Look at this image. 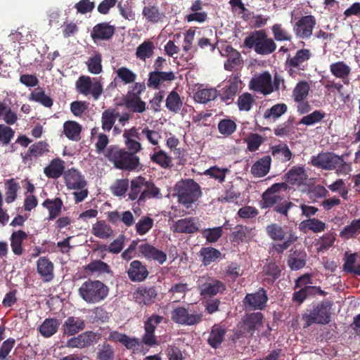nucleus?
I'll return each instance as SVG.
<instances>
[{
    "label": "nucleus",
    "mask_w": 360,
    "mask_h": 360,
    "mask_svg": "<svg viewBox=\"0 0 360 360\" xmlns=\"http://www.w3.org/2000/svg\"><path fill=\"white\" fill-rule=\"evenodd\" d=\"M37 272L43 282L49 283L54 278V264L47 256L40 257L37 262Z\"/></svg>",
    "instance_id": "nucleus-24"
},
{
    "label": "nucleus",
    "mask_w": 360,
    "mask_h": 360,
    "mask_svg": "<svg viewBox=\"0 0 360 360\" xmlns=\"http://www.w3.org/2000/svg\"><path fill=\"white\" fill-rule=\"evenodd\" d=\"M65 183L68 188L79 190L84 188L87 182L84 176L75 168L68 169L63 176Z\"/></svg>",
    "instance_id": "nucleus-25"
},
{
    "label": "nucleus",
    "mask_w": 360,
    "mask_h": 360,
    "mask_svg": "<svg viewBox=\"0 0 360 360\" xmlns=\"http://www.w3.org/2000/svg\"><path fill=\"white\" fill-rule=\"evenodd\" d=\"M115 33V27L107 22L98 23L93 27L91 36L96 40H108Z\"/></svg>",
    "instance_id": "nucleus-32"
},
{
    "label": "nucleus",
    "mask_w": 360,
    "mask_h": 360,
    "mask_svg": "<svg viewBox=\"0 0 360 360\" xmlns=\"http://www.w3.org/2000/svg\"><path fill=\"white\" fill-rule=\"evenodd\" d=\"M326 227V223L317 218L303 220L299 225L300 230L304 233L309 231L316 233H321L324 231Z\"/></svg>",
    "instance_id": "nucleus-38"
},
{
    "label": "nucleus",
    "mask_w": 360,
    "mask_h": 360,
    "mask_svg": "<svg viewBox=\"0 0 360 360\" xmlns=\"http://www.w3.org/2000/svg\"><path fill=\"white\" fill-rule=\"evenodd\" d=\"M86 327L84 320L81 317L68 316L63 323L61 330L64 336H74Z\"/></svg>",
    "instance_id": "nucleus-23"
},
{
    "label": "nucleus",
    "mask_w": 360,
    "mask_h": 360,
    "mask_svg": "<svg viewBox=\"0 0 360 360\" xmlns=\"http://www.w3.org/2000/svg\"><path fill=\"white\" fill-rule=\"evenodd\" d=\"M316 24V20L314 15L302 16L295 23L293 32L297 38L308 39L311 37Z\"/></svg>",
    "instance_id": "nucleus-14"
},
{
    "label": "nucleus",
    "mask_w": 360,
    "mask_h": 360,
    "mask_svg": "<svg viewBox=\"0 0 360 360\" xmlns=\"http://www.w3.org/2000/svg\"><path fill=\"white\" fill-rule=\"evenodd\" d=\"M77 91L84 95L91 94L94 100H97L103 93V86L96 79L89 76H80L76 82Z\"/></svg>",
    "instance_id": "nucleus-10"
},
{
    "label": "nucleus",
    "mask_w": 360,
    "mask_h": 360,
    "mask_svg": "<svg viewBox=\"0 0 360 360\" xmlns=\"http://www.w3.org/2000/svg\"><path fill=\"white\" fill-rule=\"evenodd\" d=\"M150 158L152 162L160 166L163 169L170 168L172 165V157L162 150L153 153L150 155Z\"/></svg>",
    "instance_id": "nucleus-52"
},
{
    "label": "nucleus",
    "mask_w": 360,
    "mask_h": 360,
    "mask_svg": "<svg viewBox=\"0 0 360 360\" xmlns=\"http://www.w3.org/2000/svg\"><path fill=\"white\" fill-rule=\"evenodd\" d=\"M264 316L261 312L247 314L242 320V328L245 333L252 335L262 325Z\"/></svg>",
    "instance_id": "nucleus-28"
},
{
    "label": "nucleus",
    "mask_w": 360,
    "mask_h": 360,
    "mask_svg": "<svg viewBox=\"0 0 360 360\" xmlns=\"http://www.w3.org/2000/svg\"><path fill=\"white\" fill-rule=\"evenodd\" d=\"M307 176L306 170L303 167L295 166L286 172L284 178L286 184L292 186H301L307 181Z\"/></svg>",
    "instance_id": "nucleus-30"
},
{
    "label": "nucleus",
    "mask_w": 360,
    "mask_h": 360,
    "mask_svg": "<svg viewBox=\"0 0 360 360\" xmlns=\"http://www.w3.org/2000/svg\"><path fill=\"white\" fill-rule=\"evenodd\" d=\"M175 191L179 202L186 208L197 201L202 195L200 185L192 179L178 182L175 186Z\"/></svg>",
    "instance_id": "nucleus-8"
},
{
    "label": "nucleus",
    "mask_w": 360,
    "mask_h": 360,
    "mask_svg": "<svg viewBox=\"0 0 360 360\" xmlns=\"http://www.w3.org/2000/svg\"><path fill=\"white\" fill-rule=\"evenodd\" d=\"M307 254L302 250H295L288 258V265L292 271L302 269L306 265Z\"/></svg>",
    "instance_id": "nucleus-42"
},
{
    "label": "nucleus",
    "mask_w": 360,
    "mask_h": 360,
    "mask_svg": "<svg viewBox=\"0 0 360 360\" xmlns=\"http://www.w3.org/2000/svg\"><path fill=\"white\" fill-rule=\"evenodd\" d=\"M360 230V219H354L351 223L345 226L340 233V236L344 239L354 238L358 231Z\"/></svg>",
    "instance_id": "nucleus-63"
},
{
    "label": "nucleus",
    "mask_w": 360,
    "mask_h": 360,
    "mask_svg": "<svg viewBox=\"0 0 360 360\" xmlns=\"http://www.w3.org/2000/svg\"><path fill=\"white\" fill-rule=\"evenodd\" d=\"M143 18L147 22L156 24L162 22L165 15L156 1L145 0L142 9Z\"/></svg>",
    "instance_id": "nucleus-18"
},
{
    "label": "nucleus",
    "mask_w": 360,
    "mask_h": 360,
    "mask_svg": "<svg viewBox=\"0 0 360 360\" xmlns=\"http://www.w3.org/2000/svg\"><path fill=\"white\" fill-rule=\"evenodd\" d=\"M345 262L342 265L343 271L346 274L360 276V264L355 265L357 259V254H349L348 252H345Z\"/></svg>",
    "instance_id": "nucleus-43"
},
{
    "label": "nucleus",
    "mask_w": 360,
    "mask_h": 360,
    "mask_svg": "<svg viewBox=\"0 0 360 360\" xmlns=\"http://www.w3.org/2000/svg\"><path fill=\"white\" fill-rule=\"evenodd\" d=\"M351 68L343 61H338L330 64V71L333 76L341 79L345 85L349 84V76L351 73Z\"/></svg>",
    "instance_id": "nucleus-33"
},
{
    "label": "nucleus",
    "mask_w": 360,
    "mask_h": 360,
    "mask_svg": "<svg viewBox=\"0 0 360 360\" xmlns=\"http://www.w3.org/2000/svg\"><path fill=\"white\" fill-rule=\"evenodd\" d=\"M226 333V330L224 327L217 324L214 325L207 339L208 344L214 349L219 347Z\"/></svg>",
    "instance_id": "nucleus-39"
},
{
    "label": "nucleus",
    "mask_w": 360,
    "mask_h": 360,
    "mask_svg": "<svg viewBox=\"0 0 360 360\" xmlns=\"http://www.w3.org/2000/svg\"><path fill=\"white\" fill-rule=\"evenodd\" d=\"M105 157L112 162L116 168L131 171L139 165V158L117 146H110L105 151Z\"/></svg>",
    "instance_id": "nucleus-3"
},
{
    "label": "nucleus",
    "mask_w": 360,
    "mask_h": 360,
    "mask_svg": "<svg viewBox=\"0 0 360 360\" xmlns=\"http://www.w3.org/2000/svg\"><path fill=\"white\" fill-rule=\"evenodd\" d=\"M92 233L97 238L108 239L113 236V230L105 221L101 220L93 225Z\"/></svg>",
    "instance_id": "nucleus-46"
},
{
    "label": "nucleus",
    "mask_w": 360,
    "mask_h": 360,
    "mask_svg": "<svg viewBox=\"0 0 360 360\" xmlns=\"http://www.w3.org/2000/svg\"><path fill=\"white\" fill-rule=\"evenodd\" d=\"M295 205L290 201L283 199L280 194H275L265 191L262 195L260 207L262 209L274 208V211L278 214L288 218V212Z\"/></svg>",
    "instance_id": "nucleus-9"
},
{
    "label": "nucleus",
    "mask_w": 360,
    "mask_h": 360,
    "mask_svg": "<svg viewBox=\"0 0 360 360\" xmlns=\"http://www.w3.org/2000/svg\"><path fill=\"white\" fill-rule=\"evenodd\" d=\"M244 46L254 49L260 55H269L276 49L274 41L268 37L265 30H259L252 32L244 40Z\"/></svg>",
    "instance_id": "nucleus-6"
},
{
    "label": "nucleus",
    "mask_w": 360,
    "mask_h": 360,
    "mask_svg": "<svg viewBox=\"0 0 360 360\" xmlns=\"http://www.w3.org/2000/svg\"><path fill=\"white\" fill-rule=\"evenodd\" d=\"M200 295L204 297H212L218 293H223L226 286L223 282L212 277L203 276L198 285Z\"/></svg>",
    "instance_id": "nucleus-11"
},
{
    "label": "nucleus",
    "mask_w": 360,
    "mask_h": 360,
    "mask_svg": "<svg viewBox=\"0 0 360 360\" xmlns=\"http://www.w3.org/2000/svg\"><path fill=\"white\" fill-rule=\"evenodd\" d=\"M262 283L265 285H273L281 275V268L275 262H267L262 269Z\"/></svg>",
    "instance_id": "nucleus-27"
},
{
    "label": "nucleus",
    "mask_w": 360,
    "mask_h": 360,
    "mask_svg": "<svg viewBox=\"0 0 360 360\" xmlns=\"http://www.w3.org/2000/svg\"><path fill=\"white\" fill-rule=\"evenodd\" d=\"M268 295L264 288H259L254 293H248L243 300V305L252 310H262L268 302Z\"/></svg>",
    "instance_id": "nucleus-16"
},
{
    "label": "nucleus",
    "mask_w": 360,
    "mask_h": 360,
    "mask_svg": "<svg viewBox=\"0 0 360 360\" xmlns=\"http://www.w3.org/2000/svg\"><path fill=\"white\" fill-rule=\"evenodd\" d=\"M158 291L154 286L141 285L133 293L134 301L140 305L150 306L155 303Z\"/></svg>",
    "instance_id": "nucleus-19"
},
{
    "label": "nucleus",
    "mask_w": 360,
    "mask_h": 360,
    "mask_svg": "<svg viewBox=\"0 0 360 360\" xmlns=\"http://www.w3.org/2000/svg\"><path fill=\"white\" fill-rule=\"evenodd\" d=\"M176 78L172 71H153L148 75L147 85L149 88L160 89L165 82H170Z\"/></svg>",
    "instance_id": "nucleus-26"
},
{
    "label": "nucleus",
    "mask_w": 360,
    "mask_h": 360,
    "mask_svg": "<svg viewBox=\"0 0 360 360\" xmlns=\"http://www.w3.org/2000/svg\"><path fill=\"white\" fill-rule=\"evenodd\" d=\"M271 155L275 159L282 162H286L292 158V153L286 143L272 146Z\"/></svg>",
    "instance_id": "nucleus-45"
},
{
    "label": "nucleus",
    "mask_w": 360,
    "mask_h": 360,
    "mask_svg": "<svg viewBox=\"0 0 360 360\" xmlns=\"http://www.w3.org/2000/svg\"><path fill=\"white\" fill-rule=\"evenodd\" d=\"M99 338L100 335L93 331H86L68 339L65 343V347L68 348L83 349L96 342Z\"/></svg>",
    "instance_id": "nucleus-17"
},
{
    "label": "nucleus",
    "mask_w": 360,
    "mask_h": 360,
    "mask_svg": "<svg viewBox=\"0 0 360 360\" xmlns=\"http://www.w3.org/2000/svg\"><path fill=\"white\" fill-rule=\"evenodd\" d=\"M138 250L141 256L148 260H153L160 264H162L167 260V254L157 249L148 243H143L138 245Z\"/></svg>",
    "instance_id": "nucleus-22"
},
{
    "label": "nucleus",
    "mask_w": 360,
    "mask_h": 360,
    "mask_svg": "<svg viewBox=\"0 0 360 360\" xmlns=\"http://www.w3.org/2000/svg\"><path fill=\"white\" fill-rule=\"evenodd\" d=\"M221 255L220 251L212 247L202 248L200 250V256L202 257V262L205 266L216 262L221 257Z\"/></svg>",
    "instance_id": "nucleus-51"
},
{
    "label": "nucleus",
    "mask_w": 360,
    "mask_h": 360,
    "mask_svg": "<svg viewBox=\"0 0 360 360\" xmlns=\"http://www.w3.org/2000/svg\"><path fill=\"white\" fill-rule=\"evenodd\" d=\"M65 172V162L59 158L53 159L49 164L44 168V174L49 179H57L64 176Z\"/></svg>",
    "instance_id": "nucleus-29"
},
{
    "label": "nucleus",
    "mask_w": 360,
    "mask_h": 360,
    "mask_svg": "<svg viewBox=\"0 0 360 360\" xmlns=\"http://www.w3.org/2000/svg\"><path fill=\"white\" fill-rule=\"evenodd\" d=\"M118 116H120V113L115 108H108L104 110L101 117L102 129L104 131H110Z\"/></svg>",
    "instance_id": "nucleus-50"
},
{
    "label": "nucleus",
    "mask_w": 360,
    "mask_h": 360,
    "mask_svg": "<svg viewBox=\"0 0 360 360\" xmlns=\"http://www.w3.org/2000/svg\"><path fill=\"white\" fill-rule=\"evenodd\" d=\"M160 189L158 188L152 181L146 179L144 190L139 198V205L146 201V199L161 198Z\"/></svg>",
    "instance_id": "nucleus-47"
},
{
    "label": "nucleus",
    "mask_w": 360,
    "mask_h": 360,
    "mask_svg": "<svg viewBox=\"0 0 360 360\" xmlns=\"http://www.w3.org/2000/svg\"><path fill=\"white\" fill-rule=\"evenodd\" d=\"M19 188V183L16 182L14 179H10L6 181L5 201L6 203L10 204L15 200Z\"/></svg>",
    "instance_id": "nucleus-56"
},
{
    "label": "nucleus",
    "mask_w": 360,
    "mask_h": 360,
    "mask_svg": "<svg viewBox=\"0 0 360 360\" xmlns=\"http://www.w3.org/2000/svg\"><path fill=\"white\" fill-rule=\"evenodd\" d=\"M182 101L176 91L169 93L166 98V108L174 113H177L182 107Z\"/></svg>",
    "instance_id": "nucleus-59"
},
{
    "label": "nucleus",
    "mask_w": 360,
    "mask_h": 360,
    "mask_svg": "<svg viewBox=\"0 0 360 360\" xmlns=\"http://www.w3.org/2000/svg\"><path fill=\"white\" fill-rule=\"evenodd\" d=\"M96 354L97 360H114L115 352L110 344L104 342L99 345Z\"/></svg>",
    "instance_id": "nucleus-64"
},
{
    "label": "nucleus",
    "mask_w": 360,
    "mask_h": 360,
    "mask_svg": "<svg viewBox=\"0 0 360 360\" xmlns=\"http://www.w3.org/2000/svg\"><path fill=\"white\" fill-rule=\"evenodd\" d=\"M218 96V91L216 89H198L194 94V99L200 103H207L214 101Z\"/></svg>",
    "instance_id": "nucleus-54"
},
{
    "label": "nucleus",
    "mask_w": 360,
    "mask_h": 360,
    "mask_svg": "<svg viewBox=\"0 0 360 360\" xmlns=\"http://www.w3.org/2000/svg\"><path fill=\"white\" fill-rule=\"evenodd\" d=\"M116 77L114 79L115 83L117 79L120 80L124 84L134 83L136 79V75L126 67H120L115 70Z\"/></svg>",
    "instance_id": "nucleus-55"
},
{
    "label": "nucleus",
    "mask_w": 360,
    "mask_h": 360,
    "mask_svg": "<svg viewBox=\"0 0 360 360\" xmlns=\"http://www.w3.org/2000/svg\"><path fill=\"white\" fill-rule=\"evenodd\" d=\"M42 206L48 210L49 217L47 219L51 221L59 216L63 207V202L60 198H47L42 202Z\"/></svg>",
    "instance_id": "nucleus-40"
},
{
    "label": "nucleus",
    "mask_w": 360,
    "mask_h": 360,
    "mask_svg": "<svg viewBox=\"0 0 360 360\" xmlns=\"http://www.w3.org/2000/svg\"><path fill=\"white\" fill-rule=\"evenodd\" d=\"M224 51L227 57V60L224 63V69L226 70L232 71L236 66L242 63L243 60L240 52L231 46H226Z\"/></svg>",
    "instance_id": "nucleus-35"
},
{
    "label": "nucleus",
    "mask_w": 360,
    "mask_h": 360,
    "mask_svg": "<svg viewBox=\"0 0 360 360\" xmlns=\"http://www.w3.org/2000/svg\"><path fill=\"white\" fill-rule=\"evenodd\" d=\"M241 81L238 75H231L225 82L224 86L218 91L221 101L226 105L231 104L239 90Z\"/></svg>",
    "instance_id": "nucleus-13"
},
{
    "label": "nucleus",
    "mask_w": 360,
    "mask_h": 360,
    "mask_svg": "<svg viewBox=\"0 0 360 360\" xmlns=\"http://www.w3.org/2000/svg\"><path fill=\"white\" fill-rule=\"evenodd\" d=\"M146 178L139 176L130 181L129 193L128 194L129 199L131 200H137L139 204V198L144 190L146 184Z\"/></svg>",
    "instance_id": "nucleus-37"
},
{
    "label": "nucleus",
    "mask_w": 360,
    "mask_h": 360,
    "mask_svg": "<svg viewBox=\"0 0 360 360\" xmlns=\"http://www.w3.org/2000/svg\"><path fill=\"white\" fill-rule=\"evenodd\" d=\"M0 120L8 125H13L18 120L17 108L8 98L0 101Z\"/></svg>",
    "instance_id": "nucleus-20"
},
{
    "label": "nucleus",
    "mask_w": 360,
    "mask_h": 360,
    "mask_svg": "<svg viewBox=\"0 0 360 360\" xmlns=\"http://www.w3.org/2000/svg\"><path fill=\"white\" fill-rule=\"evenodd\" d=\"M311 56L312 53L308 49H302L297 51L293 56L289 55L285 61V66L289 68V74L292 75L295 70H306L308 66V61Z\"/></svg>",
    "instance_id": "nucleus-12"
},
{
    "label": "nucleus",
    "mask_w": 360,
    "mask_h": 360,
    "mask_svg": "<svg viewBox=\"0 0 360 360\" xmlns=\"http://www.w3.org/2000/svg\"><path fill=\"white\" fill-rule=\"evenodd\" d=\"M60 326V321L56 318H46L38 328L40 335L49 338L55 335Z\"/></svg>",
    "instance_id": "nucleus-34"
},
{
    "label": "nucleus",
    "mask_w": 360,
    "mask_h": 360,
    "mask_svg": "<svg viewBox=\"0 0 360 360\" xmlns=\"http://www.w3.org/2000/svg\"><path fill=\"white\" fill-rule=\"evenodd\" d=\"M154 49L155 46L152 41H145L137 47L136 56L140 60H145L153 56Z\"/></svg>",
    "instance_id": "nucleus-60"
},
{
    "label": "nucleus",
    "mask_w": 360,
    "mask_h": 360,
    "mask_svg": "<svg viewBox=\"0 0 360 360\" xmlns=\"http://www.w3.org/2000/svg\"><path fill=\"white\" fill-rule=\"evenodd\" d=\"M108 287L98 280L89 278L78 289L79 295L89 304L98 303L106 298Z\"/></svg>",
    "instance_id": "nucleus-4"
},
{
    "label": "nucleus",
    "mask_w": 360,
    "mask_h": 360,
    "mask_svg": "<svg viewBox=\"0 0 360 360\" xmlns=\"http://www.w3.org/2000/svg\"><path fill=\"white\" fill-rule=\"evenodd\" d=\"M126 273L131 281L136 283L144 281L149 276L146 265L139 260L132 261L127 268Z\"/></svg>",
    "instance_id": "nucleus-21"
},
{
    "label": "nucleus",
    "mask_w": 360,
    "mask_h": 360,
    "mask_svg": "<svg viewBox=\"0 0 360 360\" xmlns=\"http://www.w3.org/2000/svg\"><path fill=\"white\" fill-rule=\"evenodd\" d=\"M271 159L269 155L264 156L254 163L251 173L256 177H263L268 174L271 167Z\"/></svg>",
    "instance_id": "nucleus-41"
},
{
    "label": "nucleus",
    "mask_w": 360,
    "mask_h": 360,
    "mask_svg": "<svg viewBox=\"0 0 360 360\" xmlns=\"http://www.w3.org/2000/svg\"><path fill=\"white\" fill-rule=\"evenodd\" d=\"M310 90L309 84L306 81L299 82L292 91V97L297 103L304 101Z\"/></svg>",
    "instance_id": "nucleus-58"
},
{
    "label": "nucleus",
    "mask_w": 360,
    "mask_h": 360,
    "mask_svg": "<svg viewBox=\"0 0 360 360\" xmlns=\"http://www.w3.org/2000/svg\"><path fill=\"white\" fill-rule=\"evenodd\" d=\"M30 101L38 102L46 108H50L53 105V100L45 94L42 88L35 89L29 96Z\"/></svg>",
    "instance_id": "nucleus-57"
},
{
    "label": "nucleus",
    "mask_w": 360,
    "mask_h": 360,
    "mask_svg": "<svg viewBox=\"0 0 360 360\" xmlns=\"http://www.w3.org/2000/svg\"><path fill=\"white\" fill-rule=\"evenodd\" d=\"M203 3L202 0H195L189 10L192 12L186 15L185 19L187 22H198L200 23L204 22L207 19V13L205 11H202Z\"/></svg>",
    "instance_id": "nucleus-31"
},
{
    "label": "nucleus",
    "mask_w": 360,
    "mask_h": 360,
    "mask_svg": "<svg viewBox=\"0 0 360 360\" xmlns=\"http://www.w3.org/2000/svg\"><path fill=\"white\" fill-rule=\"evenodd\" d=\"M255 102V100L252 95L245 92L238 96L237 105L240 111L248 112L251 110Z\"/></svg>",
    "instance_id": "nucleus-62"
},
{
    "label": "nucleus",
    "mask_w": 360,
    "mask_h": 360,
    "mask_svg": "<svg viewBox=\"0 0 360 360\" xmlns=\"http://www.w3.org/2000/svg\"><path fill=\"white\" fill-rule=\"evenodd\" d=\"M219 132L224 136L233 134L237 129L236 123L231 119H223L218 123Z\"/></svg>",
    "instance_id": "nucleus-61"
},
{
    "label": "nucleus",
    "mask_w": 360,
    "mask_h": 360,
    "mask_svg": "<svg viewBox=\"0 0 360 360\" xmlns=\"http://www.w3.org/2000/svg\"><path fill=\"white\" fill-rule=\"evenodd\" d=\"M203 319V312L198 307L189 304L175 307L171 312V319L183 326H196Z\"/></svg>",
    "instance_id": "nucleus-5"
},
{
    "label": "nucleus",
    "mask_w": 360,
    "mask_h": 360,
    "mask_svg": "<svg viewBox=\"0 0 360 360\" xmlns=\"http://www.w3.org/2000/svg\"><path fill=\"white\" fill-rule=\"evenodd\" d=\"M124 101L126 108L134 112L142 113L146 110V104L140 96L127 94Z\"/></svg>",
    "instance_id": "nucleus-48"
},
{
    "label": "nucleus",
    "mask_w": 360,
    "mask_h": 360,
    "mask_svg": "<svg viewBox=\"0 0 360 360\" xmlns=\"http://www.w3.org/2000/svg\"><path fill=\"white\" fill-rule=\"evenodd\" d=\"M82 126L77 122L69 120L63 124V133L70 140L79 141Z\"/></svg>",
    "instance_id": "nucleus-49"
},
{
    "label": "nucleus",
    "mask_w": 360,
    "mask_h": 360,
    "mask_svg": "<svg viewBox=\"0 0 360 360\" xmlns=\"http://www.w3.org/2000/svg\"><path fill=\"white\" fill-rule=\"evenodd\" d=\"M267 236L274 241H283L274 245V249L278 254H282L285 250L295 243L298 237L290 228L282 226L276 223H271L265 229Z\"/></svg>",
    "instance_id": "nucleus-1"
},
{
    "label": "nucleus",
    "mask_w": 360,
    "mask_h": 360,
    "mask_svg": "<svg viewBox=\"0 0 360 360\" xmlns=\"http://www.w3.org/2000/svg\"><path fill=\"white\" fill-rule=\"evenodd\" d=\"M174 231L181 233H194L198 231V227L193 217H187L176 221L174 226Z\"/></svg>",
    "instance_id": "nucleus-36"
},
{
    "label": "nucleus",
    "mask_w": 360,
    "mask_h": 360,
    "mask_svg": "<svg viewBox=\"0 0 360 360\" xmlns=\"http://www.w3.org/2000/svg\"><path fill=\"white\" fill-rule=\"evenodd\" d=\"M288 106L285 103H277L271 108L266 110L264 113V118L270 121L275 122L280 117L287 112Z\"/></svg>",
    "instance_id": "nucleus-53"
},
{
    "label": "nucleus",
    "mask_w": 360,
    "mask_h": 360,
    "mask_svg": "<svg viewBox=\"0 0 360 360\" xmlns=\"http://www.w3.org/2000/svg\"><path fill=\"white\" fill-rule=\"evenodd\" d=\"M333 305V302L324 300L314 305L307 313L302 315L304 321V328L309 327L313 323L326 325L331 321V309Z\"/></svg>",
    "instance_id": "nucleus-7"
},
{
    "label": "nucleus",
    "mask_w": 360,
    "mask_h": 360,
    "mask_svg": "<svg viewBox=\"0 0 360 360\" xmlns=\"http://www.w3.org/2000/svg\"><path fill=\"white\" fill-rule=\"evenodd\" d=\"M250 89L264 95H269L274 91L271 74L265 71L253 77L249 84Z\"/></svg>",
    "instance_id": "nucleus-15"
},
{
    "label": "nucleus",
    "mask_w": 360,
    "mask_h": 360,
    "mask_svg": "<svg viewBox=\"0 0 360 360\" xmlns=\"http://www.w3.org/2000/svg\"><path fill=\"white\" fill-rule=\"evenodd\" d=\"M27 234L22 230H18L12 233L11 236V247L13 252L16 255L23 253L22 242L27 239Z\"/></svg>",
    "instance_id": "nucleus-44"
},
{
    "label": "nucleus",
    "mask_w": 360,
    "mask_h": 360,
    "mask_svg": "<svg viewBox=\"0 0 360 360\" xmlns=\"http://www.w3.org/2000/svg\"><path fill=\"white\" fill-rule=\"evenodd\" d=\"M309 163L316 168L335 170L338 174H347L350 170V165L344 160L343 158L332 152L321 153L317 155H313Z\"/></svg>",
    "instance_id": "nucleus-2"
}]
</instances>
